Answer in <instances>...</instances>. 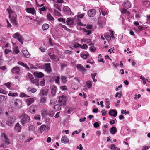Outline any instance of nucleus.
<instances>
[{
	"instance_id": "f257e3e1",
	"label": "nucleus",
	"mask_w": 150,
	"mask_h": 150,
	"mask_svg": "<svg viewBox=\"0 0 150 150\" xmlns=\"http://www.w3.org/2000/svg\"><path fill=\"white\" fill-rule=\"evenodd\" d=\"M21 122L22 125L28 122L30 119V117L26 114H23L20 116Z\"/></svg>"
},
{
	"instance_id": "f03ea898",
	"label": "nucleus",
	"mask_w": 150,
	"mask_h": 150,
	"mask_svg": "<svg viewBox=\"0 0 150 150\" xmlns=\"http://www.w3.org/2000/svg\"><path fill=\"white\" fill-rule=\"evenodd\" d=\"M50 128L48 126L47 127L45 125H42L38 129V132L40 134L44 132L45 133H47L49 130Z\"/></svg>"
},
{
	"instance_id": "7ed1b4c3",
	"label": "nucleus",
	"mask_w": 150,
	"mask_h": 150,
	"mask_svg": "<svg viewBox=\"0 0 150 150\" xmlns=\"http://www.w3.org/2000/svg\"><path fill=\"white\" fill-rule=\"evenodd\" d=\"M12 37L14 38L17 39L22 44H23V38L21 36L18 32L12 34Z\"/></svg>"
},
{
	"instance_id": "20e7f679",
	"label": "nucleus",
	"mask_w": 150,
	"mask_h": 150,
	"mask_svg": "<svg viewBox=\"0 0 150 150\" xmlns=\"http://www.w3.org/2000/svg\"><path fill=\"white\" fill-rule=\"evenodd\" d=\"M66 101V96H65L62 95L59 96L58 102L60 105L62 106L65 105Z\"/></svg>"
},
{
	"instance_id": "39448f33",
	"label": "nucleus",
	"mask_w": 150,
	"mask_h": 150,
	"mask_svg": "<svg viewBox=\"0 0 150 150\" xmlns=\"http://www.w3.org/2000/svg\"><path fill=\"white\" fill-rule=\"evenodd\" d=\"M15 120L16 119L14 117H9L6 122V124L8 126H13V125L14 122L15 121Z\"/></svg>"
},
{
	"instance_id": "423d86ee",
	"label": "nucleus",
	"mask_w": 150,
	"mask_h": 150,
	"mask_svg": "<svg viewBox=\"0 0 150 150\" xmlns=\"http://www.w3.org/2000/svg\"><path fill=\"white\" fill-rule=\"evenodd\" d=\"M14 106L16 108H21L22 106V102L19 99H16L14 101Z\"/></svg>"
},
{
	"instance_id": "0eeeda50",
	"label": "nucleus",
	"mask_w": 150,
	"mask_h": 150,
	"mask_svg": "<svg viewBox=\"0 0 150 150\" xmlns=\"http://www.w3.org/2000/svg\"><path fill=\"white\" fill-rule=\"evenodd\" d=\"M52 51V49H50L48 50V54L50 56L51 59L52 60L55 61L58 60L57 57L53 54V52H51Z\"/></svg>"
},
{
	"instance_id": "6e6552de",
	"label": "nucleus",
	"mask_w": 150,
	"mask_h": 150,
	"mask_svg": "<svg viewBox=\"0 0 150 150\" xmlns=\"http://www.w3.org/2000/svg\"><path fill=\"white\" fill-rule=\"evenodd\" d=\"M1 137H2L4 142L5 144H10V140L4 133H2L1 134Z\"/></svg>"
},
{
	"instance_id": "1a4fd4ad",
	"label": "nucleus",
	"mask_w": 150,
	"mask_h": 150,
	"mask_svg": "<svg viewBox=\"0 0 150 150\" xmlns=\"http://www.w3.org/2000/svg\"><path fill=\"white\" fill-rule=\"evenodd\" d=\"M35 100V98H32L25 100V101L27 106H28L33 103Z\"/></svg>"
},
{
	"instance_id": "9d476101",
	"label": "nucleus",
	"mask_w": 150,
	"mask_h": 150,
	"mask_svg": "<svg viewBox=\"0 0 150 150\" xmlns=\"http://www.w3.org/2000/svg\"><path fill=\"white\" fill-rule=\"evenodd\" d=\"M96 13V11L95 9L89 10L88 12V15L90 17H93Z\"/></svg>"
},
{
	"instance_id": "9b49d317",
	"label": "nucleus",
	"mask_w": 150,
	"mask_h": 150,
	"mask_svg": "<svg viewBox=\"0 0 150 150\" xmlns=\"http://www.w3.org/2000/svg\"><path fill=\"white\" fill-rule=\"evenodd\" d=\"M64 11V13L68 15L72 14L73 15V14H72V12L70 10V8L67 6H65L63 8Z\"/></svg>"
},
{
	"instance_id": "f8f14e48",
	"label": "nucleus",
	"mask_w": 150,
	"mask_h": 150,
	"mask_svg": "<svg viewBox=\"0 0 150 150\" xmlns=\"http://www.w3.org/2000/svg\"><path fill=\"white\" fill-rule=\"evenodd\" d=\"M50 88L52 95L53 96L54 95L57 91V87L55 85H52L50 86Z\"/></svg>"
},
{
	"instance_id": "ddd939ff",
	"label": "nucleus",
	"mask_w": 150,
	"mask_h": 150,
	"mask_svg": "<svg viewBox=\"0 0 150 150\" xmlns=\"http://www.w3.org/2000/svg\"><path fill=\"white\" fill-rule=\"evenodd\" d=\"M20 68L17 66L15 67L12 68L11 69V72L13 73H16L18 74L20 73Z\"/></svg>"
},
{
	"instance_id": "4468645a",
	"label": "nucleus",
	"mask_w": 150,
	"mask_h": 150,
	"mask_svg": "<svg viewBox=\"0 0 150 150\" xmlns=\"http://www.w3.org/2000/svg\"><path fill=\"white\" fill-rule=\"evenodd\" d=\"M37 109V105H33L30 107L29 111L32 114L35 112V110Z\"/></svg>"
},
{
	"instance_id": "2eb2a0df",
	"label": "nucleus",
	"mask_w": 150,
	"mask_h": 150,
	"mask_svg": "<svg viewBox=\"0 0 150 150\" xmlns=\"http://www.w3.org/2000/svg\"><path fill=\"white\" fill-rule=\"evenodd\" d=\"M25 10L28 13L32 15H34L35 13V11L34 8H27Z\"/></svg>"
},
{
	"instance_id": "dca6fc26",
	"label": "nucleus",
	"mask_w": 150,
	"mask_h": 150,
	"mask_svg": "<svg viewBox=\"0 0 150 150\" xmlns=\"http://www.w3.org/2000/svg\"><path fill=\"white\" fill-rule=\"evenodd\" d=\"M74 22V19L71 18H67L66 20L67 25H71L73 24Z\"/></svg>"
},
{
	"instance_id": "f3484780",
	"label": "nucleus",
	"mask_w": 150,
	"mask_h": 150,
	"mask_svg": "<svg viewBox=\"0 0 150 150\" xmlns=\"http://www.w3.org/2000/svg\"><path fill=\"white\" fill-rule=\"evenodd\" d=\"M89 55L88 53L86 51H84L80 54V56L84 59L87 58Z\"/></svg>"
},
{
	"instance_id": "a211bd4d",
	"label": "nucleus",
	"mask_w": 150,
	"mask_h": 150,
	"mask_svg": "<svg viewBox=\"0 0 150 150\" xmlns=\"http://www.w3.org/2000/svg\"><path fill=\"white\" fill-rule=\"evenodd\" d=\"M22 53L24 56L27 58H29L30 57L29 53L25 48H24L22 50Z\"/></svg>"
},
{
	"instance_id": "6ab92c4d",
	"label": "nucleus",
	"mask_w": 150,
	"mask_h": 150,
	"mask_svg": "<svg viewBox=\"0 0 150 150\" xmlns=\"http://www.w3.org/2000/svg\"><path fill=\"white\" fill-rule=\"evenodd\" d=\"M123 6L124 7L127 9H128L131 7V4L128 1H125L124 3Z\"/></svg>"
},
{
	"instance_id": "aec40b11",
	"label": "nucleus",
	"mask_w": 150,
	"mask_h": 150,
	"mask_svg": "<svg viewBox=\"0 0 150 150\" xmlns=\"http://www.w3.org/2000/svg\"><path fill=\"white\" fill-rule=\"evenodd\" d=\"M76 67L78 69L82 71L83 73L86 72V69L81 64L77 65Z\"/></svg>"
},
{
	"instance_id": "412c9836",
	"label": "nucleus",
	"mask_w": 150,
	"mask_h": 150,
	"mask_svg": "<svg viewBox=\"0 0 150 150\" xmlns=\"http://www.w3.org/2000/svg\"><path fill=\"white\" fill-rule=\"evenodd\" d=\"M33 74L35 76L38 78H41L44 76V74L41 72H35Z\"/></svg>"
},
{
	"instance_id": "4be33fe9",
	"label": "nucleus",
	"mask_w": 150,
	"mask_h": 150,
	"mask_svg": "<svg viewBox=\"0 0 150 150\" xmlns=\"http://www.w3.org/2000/svg\"><path fill=\"white\" fill-rule=\"evenodd\" d=\"M48 92L47 90L45 89H41L39 93V95L42 96H44L47 95V94Z\"/></svg>"
},
{
	"instance_id": "5701e85b",
	"label": "nucleus",
	"mask_w": 150,
	"mask_h": 150,
	"mask_svg": "<svg viewBox=\"0 0 150 150\" xmlns=\"http://www.w3.org/2000/svg\"><path fill=\"white\" fill-rule=\"evenodd\" d=\"M61 141L62 143H68L69 142V140L67 137L64 136L62 138Z\"/></svg>"
},
{
	"instance_id": "b1692460",
	"label": "nucleus",
	"mask_w": 150,
	"mask_h": 150,
	"mask_svg": "<svg viewBox=\"0 0 150 150\" xmlns=\"http://www.w3.org/2000/svg\"><path fill=\"white\" fill-rule=\"evenodd\" d=\"M45 70L47 72L49 73L51 72V69L50 63H47L45 64Z\"/></svg>"
},
{
	"instance_id": "393cba45",
	"label": "nucleus",
	"mask_w": 150,
	"mask_h": 150,
	"mask_svg": "<svg viewBox=\"0 0 150 150\" xmlns=\"http://www.w3.org/2000/svg\"><path fill=\"white\" fill-rule=\"evenodd\" d=\"M117 111L116 110H110L109 112V114L111 116L115 117L117 115Z\"/></svg>"
},
{
	"instance_id": "a878e982",
	"label": "nucleus",
	"mask_w": 150,
	"mask_h": 150,
	"mask_svg": "<svg viewBox=\"0 0 150 150\" xmlns=\"http://www.w3.org/2000/svg\"><path fill=\"white\" fill-rule=\"evenodd\" d=\"M14 129L16 130L18 132H20L21 130V127L20 125L18 123H17L15 125Z\"/></svg>"
},
{
	"instance_id": "bb28decb",
	"label": "nucleus",
	"mask_w": 150,
	"mask_h": 150,
	"mask_svg": "<svg viewBox=\"0 0 150 150\" xmlns=\"http://www.w3.org/2000/svg\"><path fill=\"white\" fill-rule=\"evenodd\" d=\"M17 63L18 64L21 65L23 67H25V68H26L28 70H29L30 68L29 67H28L26 64H25L23 62H21V61H18V62Z\"/></svg>"
},
{
	"instance_id": "cd10ccee",
	"label": "nucleus",
	"mask_w": 150,
	"mask_h": 150,
	"mask_svg": "<svg viewBox=\"0 0 150 150\" xmlns=\"http://www.w3.org/2000/svg\"><path fill=\"white\" fill-rule=\"evenodd\" d=\"M35 127L33 125H29L28 127V130L29 131H34V133L35 134L37 133V132L36 131H34Z\"/></svg>"
},
{
	"instance_id": "c85d7f7f",
	"label": "nucleus",
	"mask_w": 150,
	"mask_h": 150,
	"mask_svg": "<svg viewBox=\"0 0 150 150\" xmlns=\"http://www.w3.org/2000/svg\"><path fill=\"white\" fill-rule=\"evenodd\" d=\"M31 81L32 83L35 85L38 86L39 85V79L38 78L32 80Z\"/></svg>"
},
{
	"instance_id": "c756f323",
	"label": "nucleus",
	"mask_w": 150,
	"mask_h": 150,
	"mask_svg": "<svg viewBox=\"0 0 150 150\" xmlns=\"http://www.w3.org/2000/svg\"><path fill=\"white\" fill-rule=\"evenodd\" d=\"M104 36L108 42H109L111 39V33H106L105 35Z\"/></svg>"
},
{
	"instance_id": "7c9ffc66",
	"label": "nucleus",
	"mask_w": 150,
	"mask_h": 150,
	"mask_svg": "<svg viewBox=\"0 0 150 150\" xmlns=\"http://www.w3.org/2000/svg\"><path fill=\"white\" fill-rule=\"evenodd\" d=\"M27 91L28 92H31L32 93H34L37 91V90L34 88L28 87L27 88Z\"/></svg>"
},
{
	"instance_id": "2f4dec72",
	"label": "nucleus",
	"mask_w": 150,
	"mask_h": 150,
	"mask_svg": "<svg viewBox=\"0 0 150 150\" xmlns=\"http://www.w3.org/2000/svg\"><path fill=\"white\" fill-rule=\"evenodd\" d=\"M83 32L85 33V34L86 35H88L89 34H91L92 33V31L91 30H87L85 28H83Z\"/></svg>"
},
{
	"instance_id": "473e14b6",
	"label": "nucleus",
	"mask_w": 150,
	"mask_h": 150,
	"mask_svg": "<svg viewBox=\"0 0 150 150\" xmlns=\"http://www.w3.org/2000/svg\"><path fill=\"white\" fill-rule=\"evenodd\" d=\"M117 132V129L115 127H113L111 128L110 130V132L112 134H113Z\"/></svg>"
},
{
	"instance_id": "72a5a7b5",
	"label": "nucleus",
	"mask_w": 150,
	"mask_h": 150,
	"mask_svg": "<svg viewBox=\"0 0 150 150\" xmlns=\"http://www.w3.org/2000/svg\"><path fill=\"white\" fill-rule=\"evenodd\" d=\"M79 87V86L76 83H72L71 87L74 90L77 89Z\"/></svg>"
},
{
	"instance_id": "f704fd0d",
	"label": "nucleus",
	"mask_w": 150,
	"mask_h": 150,
	"mask_svg": "<svg viewBox=\"0 0 150 150\" xmlns=\"http://www.w3.org/2000/svg\"><path fill=\"white\" fill-rule=\"evenodd\" d=\"M105 100L106 101V108L107 109H109L110 107L109 105L110 104V103L109 102V100L108 99H106Z\"/></svg>"
},
{
	"instance_id": "c9c22d12",
	"label": "nucleus",
	"mask_w": 150,
	"mask_h": 150,
	"mask_svg": "<svg viewBox=\"0 0 150 150\" xmlns=\"http://www.w3.org/2000/svg\"><path fill=\"white\" fill-rule=\"evenodd\" d=\"M61 106L59 103V104H57L54 107V109L56 111L60 110L61 109Z\"/></svg>"
},
{
	"instance_id": "e433bc0d",
	"label": "nucleus",
	"mask_w": 150,
	"mask_h": 150,
	"mask_svg": "<svg viewBox=\"0 0 150 150\" xmlns=\"http://www.w3.org/2000/svg\"><path fill=\"white\" fill-rule=\"evenodd\" d=\"M47 19L49 21H54V18L52 16L50 13H49L47 14Z\"/></svg>"
},
{
	"instance_id": "4c0bfd02",
	"label": "nucleus",
	"mask_w": 150,
	"mask_h": 150,
	"mask_svg": "<svg viewBox=\"0 0 150 150\" xmlns=\"http://www.w3.org/2000/svg\"><path fill=\"white\" fill-rule=\"evenodd\" d=\"M103 18L102 17H100L98 18V23L99 24L102 26L103 22Z\"/></svg>"
},
{
	"instance_id": "58836bf2",
	"label": "nucleus",
	"mask_w": 150,
	"mask_h": 150,
	"mask_svg": "<svg viewBox=\"0 0 150 150\" xmlns=\"http://www.w3.org/2000/svg\"><path fill=\"white\" fill-rule=\"evenodd\" d=\"M80 12H79L78 13L77 15L75 16V17L76 18H83L84 16L85 13H83L82 14H80Z\"/></svg>"
},
{
	"instance_id": "ea45409f",
	"label": "nucleus",
	"mask_w": 150,
	"mask_h": 150,
	"mask_svg": "<svg viewBox=\"0 0 150 150\" xmlns=\"http://www.w3.org/2000/svg\"><path fill=\"white\" fill-rule=\"evenodd\" d=\"M49 27V25L48 24H45L42 26L43 30H47Z\"/></svg>"
},
{
	"instance_id": "a19ab883",
	"label": "nucleus",
	"mask_w": 150,
	"mask_h": 150,
	"mask_svg": "<svg viewBox=\"0 0 150 150\" xmlns=\"http://www.w3.org/2000/svg\"><path fill=\"white\" fill-rule=\"evenodd\" d=\"M13 51L15 54H17L19 52L18 47H15L13 49Z\"/></svg>"
},
{
	"instance_id": "79ce46f5",
	"label": "nucleus",
	"mask_w": 150,
	"mask_h": 150,
	"mask_svg": "<svg viewBox=\"0 0 150 150\" xmlns=\"http://www.w3.org/2000/svg\"><path fill=\"white\" fill-rule=\"evenodd\" d=\"M54 113L55 112L53 110H50L48 114L50 116L52 117L53 116Z\"/></svg>"
},
{
	"instance_id": "37998d69",
	"label": "nucleus",
	"mask_w": 150,
	"mask_h": 150,
	"mask_svg": "<svg viewBox=\"0 0 150 150\" xmlns=\"http://www.w3.org/2000/svg\"><path fill=\"white\" fill-rule=\"evenodd\" d=\"M60 78L59 76H57L54 77V81L56 83L58 84L59 83Z\"/></svg>"
},
{
	"instance_id": "c03bdc74",
	"label": "nucleus",
	"mask_w": 150,
	"mask_h": 150,
	"mask_svg": "<svg viewBox=\"0 0 150 150\" xmlns=\"http://www.w3.org/2000/svg\"><path fill=\"white\" fill-rule=\"evenodd\" d=\"M8 92L3 89L2 88H0V93L4 94H6L8 93Z\"/></svg>"
},
{
	"instance_id": "a18cd8bd",
	"label": "nucleus",
	"mask_w": 150,
	"mask_h": 150,
	"mask_svg": "<svg viewBox=\"0 0 150 150\" xmlns=\"http://www.w3.org/2000/svg\"><path fill=\"white\" fill-rule=\"evenodd\" d=\"M86 84L88 88H90L92 87L91 82L89 81H88L86 82Z\"/></svg>"
},
{
	"instance_id": "49530a36",
	"label": "nucleus",
	"mask_w": 150,
	"mask_h": 150,
	"mask_svg": "<svg viewBox=\"0 0 150 150\" xmlns=\"http://www.w3.org/2000/svg\"><path fill=\"white\" fill-rule=\"evenodd\" d=\"M61 81L63 83H65L67 81L66 78L64 76H62L61 77Z\"/></svg>"
},
{
	"instance_id": "de8ad7c7",
	"label": "nucleus",
	"mask_w": 150,
	"mask_h": 150,
	"mask_svg": "<svg viewBox=\"0 0 150 150\" xmlns=\"http://www.w3.org/2000/svg\"><path fill=\"white\" fill-rule=\"evenodd\" d=\"M58 20L59 22H62L64 23H66L65 20L64 18H58Z\"/></svg>"
},
{
	"instance_id": "09e8293b",
	"label": "nucleus",
	"mask_w": 150,
	"mask_h": 150,
	"mask_svg": "<svg viewBox=\"0 0 150 150\" xmlns=\"http://www.w3.org/2000/svg\"><path fill=\"white\" fill-rule=\"evenodd\" d=\"M101 55L100 54H99L98 57V61L100 62H103V59L101 58Z\"/></svg>"
},
{
	"instance_id": "8fccbe9b",
	"label": "nucleus",
	"mask_w": 150,
	"mask_h": 150,
	"mask_svg": "<svg viewBox=\"0 0 150 150\" xmlns=\"http://www.w3.org/2000/svg\"><path fill=\"white\" fill-rule=\"evenodd\" d=\"M18 94L16 93H11L8 94V96H12L13 97L16 96H18Z\"/></svg>"
},
{
	"instance_id": "3c124183",
	"label": "nucleus",
	"mask_w": 150,
	"mask_h": 150,
	"mask_svg": "<svg viewBox=\"0 0 150 150\" xmlns=\"http://www.w3.org/2000/svg\"><path fill=\"white\" fill-rule=\"evenodd\" d=\"M27 75L28 77L30 79V80L31 81L32 79L33 78V75L30 73H28V74Z\"/></svg>"
},
{
	"instance_id": "603ef678",
	"label": "nucleus",
	"mask_w": 150,
	"mask_h": 150,
	"mask_svg": "<svg viewBox=\"0 0 150 150\" xmlns=\"http://www.w3.org/2000/svg\"><path fill=\"white\" fill-rule=\"evenodd\" d=\"M89 49L91 52H94L96 50V49L94 47L92 46L90 47Z\"/></svg>"
},
{
	"instance_id": "864d4df0",
	"label": "nucleus",
	"mask_w": 150,
	"mask_h": 150,
	"mask_svg": "<svg viewBox=\"0 0 150 150\" xmlns=\"http://www.w3.org/2000/svg\"><path fill=\"white\" fill-rule=\"evenodd\" d=\"M88 47L87 46V45L85 44H83V45H81V46L80 47V48L83 49H86Z\"/></svg>"
},
{
	"instance_id": "5fc2aeb1",
	"label": "nucleus",
	"mask_w": 150,
	"mask_h": 150,
	"mask_svg": "<svg viewBox=\"0 0 150 150\" xmlns=\"http://www.w3.org/2000/svg\"><path fill=\"white\" fill-rule=\"evenodd\" d=\"M81 46V45H80L78 43H76L74 45L73 47L75 48L77 47H80Z\"/></svg>"
},
{
	"instance_id": "6e6d98bb",
	"label": "nucleus",
	"mask_w": 150,
	"mask_h": 150,
	"mask_svg": "<svg viewBox=\"0 0 150 150\" xmlns=\"http://www.w3.org/2000/svg\"><path fill=\"white\" fill-rule=\"evenodd\" d=\"M34 119L38 120H40V115H36L34 117Z\"/></svg>"
},
{
	"instance_id": "4d7b16f0",
	"label": "nucleus",
	"mask_w": 150,
	"mask_h": 150,
	"mask_svg": "<svg viewBox=\"0 0 150 150\" xmlns=\"http://www.w3.org/2000/svg\"><path fill=\"white\" fill-rule=\"evenodd\" d=\"M92 25L89 24H87L86 26V28L87 29H91L92 28Z\"/></svg>"
},
{
	"instance_id": "13d9d810",
	"label": "nucleus",
	"mask_w": 150,
	"mask_h": 150,
	"mask_svg": "<svg viewBox=\"0 0 150 150\" xmlns=\"http://www.w3.org/2000/svg\"><path fill=\"white\" fill-rule=\"evenodd\" d=\"M45 80L43 79L42 81H40V85L41 86H43L45 85Z\"/></svg>"
},
{
	"instance_id": "bf43d9fd",
	"label": "nucleus",
	"mask_w": 150,
	"mask_h": 150,
	"mask_svg": "<svg viewBox=\"0 0 150 150\" xmlns=\"http://www.w3.org/2000/svg\"><path fill=\"white\" fill-rule=\"evenodd\" d=\"M5 99V96H0V103L2 102Z\"/></svg>"
},
{
	"instance_id": "052dcab7",
	"label": "nucleus",
	"mask_w": 150,
	"mask_h": 150,
	"mask_svg": "<svg viewBox=\"0 0 150 150\" xmlns=\"http://www.w3.org/2000/svg\"><path fill=\"white\" fill-rule=\"evenodd\" d=\"M20 96L21 97H29V96H27L25 94L22 93L20 94Z\"/></svg>"
},
{
	"instance_id": "680f3d73",
	"label": "nucleus",
	"mask_w": 150,
	"mask_h": 150,
	"mask_svg": "<svg viewBox=\"0 0 150 150\" xmlns=\"http://www.w3.org/2000/svg\"><path fill=\"white\" fill-rule=\"evenodd\" d=\"M4 85H5L9 89H11L10 83L8 82L4 84Z\"/></svg>"
},
{
	"instance_id": "e2e57ef3",
	"label": "nucleus",
	"mask_w": 150,
	"mask_h": 150,
	"mask_svg": "<svg viewBox=\"0 0 150 150\" xmlns=\"http://www.w3.org/2000/svg\"><path fill=\"white\" fill-rule=\"evenodd\" d=\"M150 147V146H143V149H142V150H146L148 149H149Z\"/></svg>"
},
{
	"instance_id": "0e129e2a",
	"label": "nucleus",
	"mask_w": 150,
	"mask_h": 150,
	"mask_svg": "<svg viewBox=\"0 0 150 150\" xmlns=\"http://www.w3.org/2000/svg\"><path fill=\"white\" fill-rule=\"evenodd\" d=\"M47 9V8H46L45 7H43L42 8H41L40 9V13H41V12L42 11H46V10Z\"/></svg>"
},
{
	"instance_id": "69168bd1",
	"label": "nucleus",
	"mask_w": 150,
	"mask_h": 150,
	"mask_svg": "<svg viewBox=\"0 0 150 150\" xmlns=\"http://www.w3.org/2000/svg\"><path fill=\"white\" fill-rule=\"evenodd\" d=\"M9 52H11V50H9L8 49H5L4 50V53L5 54H7Z\"/></svg>"
},
{
	"instance_id": "338daca9",
	"label": "nucleus",
	"mask_w": 150,
	"mask_h": 150,
	"mask_svg": "<svg viewBox=\"0 0 150 150\" xmlns=\"http://www.w3.org/2000/svg\"><path fill=\"white\" fill-rule=\"evenodd\" d=\"M60 88L63 90H67V88L66 86H61L60 87Z\"/></svg>"
},
{
	"instance_id": "774afa93",
	"label": "nucleus",
	"mask_w": 150,
	"mask_h": 150,
	"mask_svg": "<svg viewBox=\"0 0 150 150\" xmlns=\"http://www.w3.org/2000/svg\"><path fill=\"white\" fill-rule=\"evenodd\" d=\"M76 22L77 24L81 25H83V24L81 22V20L79 19H77L76 20Z\"/></svg>"
}]
</instances>
